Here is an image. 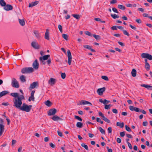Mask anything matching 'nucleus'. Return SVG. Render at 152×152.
<instances>
[{
    "mask_svg": "<svg viewBox=\"0 0 152 152\" xmlns=\"http://www.w3.org/2000/svg\"><path fill=\"white\" fill-rule=\"evenodd\" d=\"M11 83L12 86L13 87L18 88L19 87V85L18 81L14 78L12 79Z\"/></svg>",
    "mask_w": 152,
    "mask_h": 152,
    "instance_id": "4",
    "label": "nucleus"
},
{
    "mask_svg": "<svg viewBox=\"0 0 152 152\" xmlns=\"http://www.w3.org/2000/svg\"><path fill=\"white\" fill-rule=\"evenodd\" d=\"M129 26L132 29L134 30H136V27L134 26H132V25L130 24Z\"/></svg>",
    "mask_w": 152,
    "mask_h": 152,
    "instance_id": "63",
    "label": "nucleus"
},
{
    "mask_svg": "<svg viewBox=\"0 0 152 152\" xmlns=\"http://www.w3.org/2000/svg\"><path fill=\"white\" fill-rule=\"evenodd\" d=\"M127 144L129 148L130 149H132V147L131 143L129 142H128Z\"/></svg>",
    "mask_w": 152,
    "mask_h": 152,
    "instance_id": "59",
    "label": "nucleus"
},
{
    "mask_svg": "<svg viewBox=\"0 0 152 152\" xmlns=\"http://www.w3.org/2000/svg\"><path fill=\"white\" fill-rule=\"evenodd\" d=\"M118 44L120 45L121 47H124V43L118 41Z\"/></svg>",
    "mask_w": 152,
    "mask_h": 152,
    "instance_id": "58",
    "label": "nucleus"
},
{
    "mask_svg": "<svg viewBox=\"0 0 152 152\" xmlns=\"http://www.w3.org/2000/svg\"><path fill=\"white\" fill-rule=\"evenodd\" d=\"M56 82V79L53 78L50 79L48 81V83L50 84L51 86L54 85Z\"/></svg>",
    "mask_w": 152,
    "mask_h": 152,
    "instance_id": "15",
    "label": "nucleus"
},
{
    "mask_svg": "<svg viewBox=\"0 0 152 152\" xmlns=\"http://www.w3.org/2000/svg\"><path fill=\"white\" fill-rule=\"evenodd\" d=\"M89 104L91 105H92V104L90 102L86 100H82L80 102V103L77 104V105H82L83 104L84 105Z\"/></svg>",
    "mask_w": 152,
    "mask_h": 152,
    "instance_id": "10",
    "label": "nucleus"
},
{
    "mask_svg": "<svg viewBox=\"0 0 152 152\" xmlns=\"http://www.w3.org/2000/svg\"><path fill=\"white\" fill-rule=\"evenodd\" d=\"M6 4V3L4 0H0V5L1 6L4 7Z\"/></svg>",
    "mask_w": 152,
    "mask_h": 152,
    "instance_id": "28",
    "label": "nucleus"
},
{
    "mask_svg": "<svg viewBox=\"0 0 152 152\" xmlns=\"http://www.w3.org/2000/svg\"><path fill=\"white\" fill-rule=\"evenodd\" d=\"M85 34L88 36L91 37L93 35H92L91 33L88 31H86L85 32Z\"/></svg>",
    "mask_w": 152,
    "mask_h": 152,
    "instance_id": "44",
    "label": "nucleus"
},
{
    "mask_svg": "<svg viewBox=\"0 0 152 152\" xmlns=\"http://www.w3.org/2000/svg\"><path fill=\"white\" fill-rule=\"evenodd\" d=\"M118 7L122 10H124L125 9V7L124 6L121 5L119 4L118 5Z\"/></svg>",
    "mask_w": 152,
    "mask_h": 152,
    "instance_id": "35",
    "label": "nucleus"
},
{
    "mask_svg": "<svg viewBox=\"0 0 152 152\" xmlns=\"http://www.w3.org/2000/svg\"><path fill=\"white\" fill-rule=\"evenodd\" d=\"M32 106L31 105H28L25 103H23L22 106H21L19 110L23 111H25L26 112H29L30 111Z\"/></svg>",
    "mask_w": 152,
    "mask_h": 152,
    "instance_id": "3",
    "label": "nucleus"
},
{
    "mask_svg": "<svg viewBox=\"0 0 152 152\" xmlns=\"http://www.w3.org/2000/svg\"><path fill=\"white\" fill-rule=\"evenodd\" d=\"M67 56L68 58V63L69 65H71L72 61V55L70 51L69 50L67 51Z\"/></svg>",
    "mask_w": 152,
    "mask_h": 152,
    "instance_id": "7",
    "label": "nucleus"
},
{
    "mask_svg": "<svg viewBox=\"0 0 152 152\" xmlns=\"http://www.w3.org/2000/svg\"><path fill=\"white\" fill-rule=\"evenodd\" d=\"M9 93V92L7 91H4L1 92L0 93V98L3 96L8 94Z\"/></svg>",
    "mask_w": 152,
    "mask_h": 152,
    "instance_id": "17",
    "label": "nucleus"
},
{
    "mask_svg": "<svg viewBox=\"0 0 152 152\" xmlns=\"http://www.w3.org/2000/svg\"><path fill=\"white\" fill-rule=\"evenodd\" d=\"M0 136L1 135L4 130V125L0 124Z\"/></svg>",
    "mask_w": 152,
    "mask_h": 152,
    "instance_id": "19",
    "label": "nucleus"
},
{
    "mask_svg": "<svg viewBox=\"0 0 152 152\" xmlns=\"http://www.w3.org/2000/svg\"><path fill=\"white\" fill-rule=\"evenodd\" d=\"M72 16L77 19H79L80 18V15L77 14H73Z\"/></svg>",
    "mask_w": 152,
    "mask_h": 152,
    "instance_id": "37",
    "label": "nucleus"
},
{
    "mask_svg": "<svg viewBox=\"0 0 152 152\" xmlns=\"http://www.w3.org/2000/svg\"><path fill=\"white\" fill-rule=\"evenodd\" d=\"M31 46L33 48H39L40 47L38 44L35 42H33L31 43Z\"/></svg>",
    "mask_w": 152,
    "mask_h": 152,
    "instance_id": "18",
    "label": "nucleus"
},
{
    "mask_svg": "<svg viewBox=\"0 0 152 152\" xmlns=\"http://www.w3.org/2000/svg\"><path fill=\"white\" fill-rule=\"evenodd\" d=\"M126 135L129 138H132V136L130 134H126Z\"/></svg>",
    "mask_w": 152,
    "mask_h": 152,
    "instance_id": "60",
    "label": "nucleus"
},
{
    "mask_svg": "<svg viewBox=\"0 0 152 152\" xmlns=\"http://www.w3.org/2000/svg\"><path fill=\"white\" fill-rule=\"evenodd\" d=\"M96 121L99 123H100L101 124H103V121H102L101 119L99 118H96Z\"/></svg>",
    "mask_w": 152,
    "mask_h": 152,
    "instance_id": "39",
    "label": "nucleus"
},
{
    "mask_svg": "<svg viewBox=\"0 0 152 152\" xmlns=\"http://www.w3.org/2000/svg\"><path fill=\"white\" fill-rule=\"evenodd\" d=\"M61 78L64 79L66 77V74L65 73H61Z\"/></svg>",
    "mask_w": 152,
    "mask_h": 152,
    "instance_id": "46",
    "label": "nucleus"
},
{
    "mask_svg": "<svg viewBox=\"0 0 152 152\" xmlns=\"http://www.w3.org/2000/svg\"><path fill=\"white\" fill-rule=\"evenodd\" d=\"M137 72L135 69H133L131 72L132 76L133 77H135L136 75Z\"/></svg>",
    "mask_w": 152,
    "mask_h": 152,
    "instance_id": "25",
    "label": "nucleus"
},
{
    "mask_svg": "<svg viewBox=\"0 0 152 152\" xmlns=\"http://www.w3.org/2000/svg\"><path fill=\"white\" fill-rule=\"evenodd\" d=\"M98 129L100 131V132L102 134H105V130L103 129L101 127H99L98 128Z\"/></svg>",
    "mask_w": 152,
    "mask_h": 152,
    "instance_id": "32",
    "label": "nucleus"
},
{
    "mask_svg": "<svg viewBox=\"0 0 152 152\" xmlns=\"http://www.w3.org/2000/svg\"><path fill=\"white\" fill-rule=\"evenodd\" d=\"M147 58L150 60H152V56L151 55L148 54Z\"/></svg>",
    "mask_w": 152,
    "mask_h": 152,
    "instance_id": "51",
    "label": "nucleus"
},
{
    "mask_svg": "<svg viewBox=\"0 0 152 152\" xmlns=\"http://www.w3.org/2000/svg\"><path fill=\"white\" fill-rule=\"evenodd\" d=\"M148 54L147 53H143L141 54V56L142 58H147Z\"/></svg>",
    "mask_w": 152,
    "mask_h": 152,
    "instance_id": "31",
    "label": "nucleus"
},
{
    "mask_svg": "<svg viewBox=\"0 0 152 152\" xmlns=\"http://www.w3.org/2000/svg\"><path fill=\"white\" fill-rule=\"evenodd\" d=\"M34 33L37 38L39 39V38L40 37V35L37 31L36 30L34 31Z\"/></svg>",
    "mask_w": 152,
    "mask_h": 152,
    "instance_id": "26",
    "label": "nucleus"
},
{
    "mask_svg": "<svg viewBox=\"0 0 152 152\" xmlns=\"http://www.w3.org/2000/svg\"><path fill=\"white\" fill-rule=\"evenodd\" d=\"M92 36L97 40H99L101 39L100 36L98 35L93 34Z\"/></svg>",
    "mask_w": 152,
    "mask_h": 152,
    "instance_id": "34",
    "label": "nucleus"
},
{
    "mask_svg": "<svg viewBox=\"0 0 152 152\" xmlns=\"http://www.w3.org/2000/svg\"><path fill=\"white\" fill-rule=\"evenodd\" d=\"M141 86L144 87L148 89L152 90V86H149L145 84H142L141 85Z\"/></svg>",
    "mask_w": 152,
    "mask_h": 152,
    "instance_id": "22",
    "label": "nucleus"
},
{
    "mask_svg": "<svg viewBox=\"0 0 152 152\" xmlns=\"http://www.w3.org/2000/svg\"><path fill=\"white\" fill-rule=\"evenodd\" d=\"M35 92V91H32L31 93V96H29L28 100L29 102H30L31 101H34V94Z\"/></svg>",
    "mask_w": 152,
    "mask_h": 152,
    "instance_id": "11",
    "label": "nucleus"
},
{
    "mask_svg": "<svg viewBox=\"0 0 152 152\" xmlns=\"http://www.w3.org/2000/svg\"><path fill=\"white\" fill-rule=\"evenodd\" d=\"M32 66L33 68L36 70L38 69L39 63L37 59L32 64Z\"/></svg>",
    "mask_w": 152,
    "mask_h": 152,
    "instance_id": "12",
    "label": "nucleus"
},
{
    "mask_svg": "<svg viewBox=\"0 0 152 152\" xmlns=\"http://www.w3.org/2000/svg\"><path fill=\"white\" fill-rule=\"evenodd\" d=\"M145 67L147 71H148L150 69V66L148 63L145 64Z\"/></svg>",
    "mask_w": 152,
    "mask_h": 152,
    "instance_id": "33",
    "label": "nucleus"
},
{
    "mask_svg": "<svg viewBox=\"0 0 152 152\" xmlns=\"http://www.w3.org/2000/svg\"><path fill=\"white\" fill-rule=\"evenodd\" d=\"M126 129L128 132H131V129L127 125H125V126Z\"/></svg>",
    "mask_w": 152,
    "mask_h": 152,
    "instance_id": "42",
    "label": "nucleus"
},
{
    "mask_svg": "<svg viewBox=\"0 0 152 152\" xmlns=\"http://www.w3.org/2000/svg\"><path fill=\"white\" fill-rule=\"evenodd\" d=\"M45 38L46 39L48 40H49V30L48 29H47L46 30V31L45 33Z\"/></svg>",
    "mask_w": 152,
    "mask_h": 152,
    "instance_id": "20",
    "label": "nucleus"
},
{
    "mask_svg": "<svg viewBox=\"0 0 152 152\" xmlns=\"http://www.w3.org/2000/svg\"><path fill=\"white\" fill-rule=\"evenodd\" d=\"M112 10L115 12H116V13H118V11L117 9L115 7L113 8H112Z\"/></svg>",
    "mask_w": 152,
    "mask_h": 152,
    "instance_id": "57",
    "label": "nucleus"
},
{
    "mask_svg": "<svg viewBox=\"0 0 152 152\" xmlns=\"http://www.w3.org/2000/svg\"><path fill=\"white\" fill-rule=\"evenodd\" d=\"M111 16L114 19H115L116 18H118L119 16L118 15H117L116 14H111Z\"/></svg>",
    "mask_w": 152,
    "mask_h": 152,
    "instance_id": "36",
    "label": "nucleus"
},
{
    "mask_svg": "<svg viewBox=\"0 0 152 152\" xmlns=\"http://www.w3.org/2000/svg\"><path fill=\"white\" fill-rule=\"evenodd\" d=\"M76 125L77 127L81 128L83 126V124L81 122H79L77 123Z\"/></svg>",
    "mask_w": 152,
    "mask_h": 152,
    "instance_id": "30",
    "label": "nucleus"
},
{
    "mask_svg": "<svg viewBox=\"0 0 152 152\" xmlns=\"http://www.w3.org/2000/svg\"><path fill=\"white\" fill-rule=\"evenodd\" d=\"M54 121H62V119L56 115L54 116L51 118Z\"/></svg>",
    "mask_w": 152,
    "mask_h": 152,
    "instance_id": "16",
    "label": "nucleus"
},
{
    "mask_svg": "<svg viewBox=\"0 0 152 152\" xmlns=\"http://www.w3.org/2000/svg\"><path fill=\"white\" fill-rule=\"evenodd\" d=\"M108 132L109 133H111L112 131V128L111 127H109L108 129Z\"/></svg>",
    "mask_w": 152,
    "mask_h": 152,
    "instance_id": "55",
    "label": "nucleus"
},
{
    "mask_svg": "<svg viewBox=\"0 0 152 152\" xmlns=\"http://www.w3.org/2000/svg\"><path fill=\"white\" fill-rule=\"evenodd\" d=\"M106 89V88L105 87H103L102 88H99L97 91V92L98 94L99 95H102Z\"/></svg>",
    "mask_w": 152,
    "mask_h": 152,
    "instance_id": "13",
    "label": "nucleus"
},
{
    "mask_svg": "<svg viewBox=\"0 0 152 152\" xmlns=\"http://www.w3.org/2000/svg\"><path fill=\"white\" fill-rule=\"evenodd\" d=\"M120 135L121 137H124L125 135V132H120Z\"/></svg>",
    "mask_w": 152,
    "mask_h": 152,
    "instance_id": "53",
    "label": "nucleus"
},
{
    "mask_svg": "<svg viewBox=\"0 0 152 152\" xmlns=\"http://www.w3.org/2000/svg\"><path fill=\"white\" fill-rule=\"evenodd\" d=\"M39 60L40 61L42 62V64L43 65H45L46 64V62L45 61V60H43L42 59H41L39 58Z\"/></svg>",
    "mask_w": 152,
    "mask_h": 152,
    "instance_id": "54",
    "label": "nucleus"
},
{
    "mask_svg": "<svg viewBox=\"0 0 152 152\" xmlns=\"http://www.w3.org/2000/svg\"><path fill=\"white\" fill-rule=\"evenodd\" d=\"M110 102V101H108L107 100L105 99H104L103 101V104H108Z\"/></svg>",
    "mask_w": 152,
    "mask_h": 152,
    "instance_id": "49",
    "label": "nucleus"
},
{
    "mask_svg": "<svg viewBox=\"0 0 152 152\" xmlns=\"http://www.w3.org/2000/svg\"><path fill=\"white\" fill-rule=\"evenodd\" d=\"M113 112L117 114L118 113V111L116 109H113L112 110Z\"/></svg>",
    "mask_w": 152,
    "mask_h": 152,
    "instance_id": "64",
    "label": "nucleus"
},
{
    "mask_svg": "<svg viewBox=\"0 0 152 152\" xmlns=\"http://www.w3.org/2000/svg\"><path fill=\"white\" fill-rule=\"evenodd\" d=\"M20 81L22 82H25L26 81V77L23 75H21L20 77Z\"/></svg>",
    "mask_w": 152,
    "mask_h": 152,
    "instance_id": "23",
    "label": "nucleus"
},
{
    "mask_svg": "<svg viewBox=\"0 0 152 152\" xmlns=\"http://www.w3.org/2000/svg\"><path fill=\"white\" fill-rule=\"evenodd\" d=\"M45 104L48 107H50L52 104V103L49 100H47L45 102Z\"/></svg>",
    "mask_w": 152,
    "mask_h": 152,
    "instance_id": "27",
    "label": "nucleus"
},
{
    "mask_svg": "<svg viewBox=\"0 0 152 152\" xmlns=\"http://www.w3.org/2000/svg\"><path fill=\"white\" fill-rule=\"evenodd\" d=\"M117 2V1L116 0H112L110 1V4H115Z\"/></svg>",
    "mask_w": 152,
    "mask_h": 152,
    "instance_id": "61",
    "label": "nucleus"
},
{
    "mask_svg": "<svg viewBox=\"0 0 152 152\" xmlns=\"http://www.w3.org/2000/svg\"><path fill=\"white\" fill-rule=\"evenodd\" d=\"M56 110L53 108L49 110L48 112V115L49 116L54 115L56 112Z\"/></svg>",
    "mask_w": 152,
    "mask_h": 152,
    "instance_id": "6",
    "label": "nucleus"
},
{
    "mask_svg": "<svg viewBox=\"0 0 152 152\" xmlns=\"http://www.w3.org/2000/svg\"><path fill=\"white\" fill-rule=\"evenodd\" d=\"M140 109L138 108L134 107V111H135L137 112H140Z\"/></svg>",
    "mask_w": 152,
    "mask_h": 152,
    "instance_id": "52",
    "label": "nucleus"
},
{
    "mask_svg": "<svg viewBox=\"0 0 152 152\" xmlns=\"http://www.w3.org/2000/svg\"><path fill=\"white\" fill-rule=\"evenodd\" d=\"M117 126H120L121 128H123L124 126V124L123 122L121 123L119 122H118L116 124Z\"/></svg>",
    "mask_w": 152,
    "mask_h": 152,
    "instance_id": "29",
    "label": "nucleus"
},
{
    "mask_svg": "<svg viewBox=\"0 0 152 152\" xmlns=\"http://www.w3.org/2000/svg\"><path fill=\"white\" fill-rule=\"evenodd\" d=\"M50 57V55H46L44 56L43 57H41L39 58H40L41 59H42L43 60H46L48 59L47 61V62L48 64H50L51 60L50 59H48V58Z\"/></svg>",
    "mask_w": 152,
    "mask_h": 152,
    "instance_id": "5",
    "label": "nucleus"
},
{
    "mask_svg": "<svg viewBox=\"0 0 152 152\" xmlns=\"http://www.w3.org/2000/svg\"><path fill=\"white\" fill-rule=\"evenodd\" d=\"M38 3L39 1H35L34 2H32L31 3H29L28 7H32L38 4Z\"/></svg>",
    "mask_w": 152,
    "mask_h": 152,
    "instance_id": "14",
    "label": "nucleus"
},
{
    "mask_svg": "<svg viewBox=\"0 0 152 152\" xmlns=\"http://www.w3.org/2000/svg\"><path fill=\"white\" fill-rule=\"evenodd\" d=\"M18 20L19 23L21 26H23L25 25V22L24 19H18Z\"/></svg>",
    "mask_w": 152,
    "mask_h": 152,
    "instance_id": "24",
    "label": "nucleus"
},
{
    "mask_svg": "<svg viewBox=\"0 0 152 152\" xmlns=\"http://www.w3.org/2000/svg\"><path fill=\"white\" fill-rule=\"evenodd\" d=\"M112 106V105L111 104L105 105L104 108L106 109H109L110 107H111Z\"/></svg>",
    "mask_w": 152,
    "mask_h": 152,
    "instance_id": "43",
    "label": "nucleus"
},
{
    "mask_svg": "<svg viewBox=\"0 0 152 152\" xmlns=\"http://www.w3.org/2000/svg\"><path fill=\"white\" fill-rule=\"evenodd\" d=\"M129 109L131 111H134V107L132 106H129Z\"/></svg>",
    "mask_w": 152,
    "mask_h": 152,
    "instance_id": "62",
    "label": "nucleus"
},
{
    "mask_svg": "<svg viewBox=\"0 0 152 152\" xmlns=\"http://www.w3.org/2000/svg\"><path fill=\"white\" fill-rule=\"evenodd\" d=\"M10 95L14 97V98H18V97H20V95H19V94L17 93H12L10 94Z\"/></svg>",
    "mask_w": 152,
    "mask_h": 152,
    "instance_id": "21",
    "label": "nucleus"
},
{
    "mask_svg": "<svg viewBox=\"0 0 152 152\" xmlns=\"http://www.w3.org/2000/svg\"><path fill=\"white\" fill-rule=\"evenodd\" d=\"M34 71V68L31 67H26L23 68L21 69V72L22 74H29L33 72Z\"/></svg>",
    "mask_w": 152,
    "mask_h": 152,
    "instance_id": "2",
    "label": "nucleus"
},
{
    "mask_svg": "<svg viewBox=\"0 0 152 152\" xmlns=\"http://www.w3.org/2000/svg\"><path fill=\"white\" fill-rule=\"evenodd\" d=\"M57 132L59 136L60 137H62L63 136L62 133V132L58 131Z\"/></svg>",
    "mask_w": 152,
    "mask_h": 152,
    "instance_id": "56",
    "label": "nucleus"
},
{
    "mask_svg": "<svg viewBox=\"0 0 152 152\" xmlns=\"http://www.w3.org/2000/svg\"><path fill=\"white\" fill-rule=\"evenodd\" d=\"M39 84L37 82H34L31 84L29 87V89H31L36 87V86H38Z\"/></svg>",
    "mask_w": 152,
    "mask_h": 152,
    "instance_id": "8",
    "label": "nucleus"
},
{
    "mask_svg": "<svg viewBox=\"0 0 152 152\" xmlns=\"http://www.w3.org/2000/svg\"><path fill=\"white\" fill-rule=\"evenodd\" d=\"M62 37L66 40L68 39V36L67 34H63L62 35Z\"/></svg>",
    "mask_w": 152,
    "mask_h": 152,
    "instance_id": "41",
    "label": "nucleus"
},
{
    "mask_svg": "<svg viewBox=\"0 0 152 152\" xmlns=\"http://www.w3.org/2000/svg\"><path fill=\"white\" fill-rule=\"evenodd\" d=\"M4 9L7 11L11 10H12L13 7L12 5L10 4H6L4 7Z\"/></svg>",
    "mask_w": 152,
    "mask_h": 152,
    "instance_id": "9",
    "label": "nucleus"
},
{
    "mask_svg": "<svg viewBox=\"0 0 152 152\" xmlns=\"http://www.w3.org/2000/svg\"><path fill=\"white\" fill-rule=\"evenodd\" d=\"M118 28V26H112L111 28L113 30H117Z\"/></svg>",
    "mask_w": 152,
    "mask_h": 152,
    "instance_id": "50",
    "label": "nucleus"
},
{
    "mask_svg": "<svg viewBox=\"0 0 152 152\" xmlns=\"http://www.w3.org/2000/svg\"><path fill=\"white\" fill-rule=\"evenodd\" d=\"M102 78L104 79L105 80L107 81L109 80L108 77L105 76H102Z\"/></svg>",
    "mask_w": 152,
    "mask_h": 152,
    "instance_id": "45",
    "label": "nucleus"
},
{
    "mask_svg": "<svg viewBox=\"0 0 152 152\" xmlns=\"http://www.w3.org/2000/svg\"><path fill=\"white\" fill-rule=\"evenodd\" d=\"M25 98L23 95H20L18 98H13V99L14 104L13 106L18 109H20L22 104V101L25 100Z\"/></svg>",
    "mask_w": 152,
    "mask_h": 152,
    "instance_id": "1",
    "label": "nucleus"
},
{
    "mask_svg": "<svg viewBox=\"0 0 152 152\" xmlns=\"http://www.w3.org/2000/svg\"><path fill=\"white\" fill-rule=\"evenodd\" d=\"M81 145L84 148L86 149L87 150H88V146L87 145L85 144V143H82Z\"/></svg>",
    "mask_w": 152,
    "mask_h": 152,
    "instance_id": "38",
    "label": "nucleus"
},
{
    "mask_svg": "<svg viewBox=\"0 0 152 152\" xmlns=\"http://www.w3.org/2000/svg\"><path fill=\"white\" fill-rule=\"evenodd\" d=\"M75 118L78 120H79L80 121H82V119L80 117L77 116V115H75Z\"/></svg>",
    "mask_w": 152,
    "mask_h": 152,
    "instance_id": "40",
    "label": "nucleus"
},
{
    "mask_svg": "<svg viewBox=\"0 0 152 152\" xmlns=\"http://www.w3.org/2000/svg\"><path fill=\"white\" fill-rule=\"evenodd\" d=\"M58 28L61 33L62 32V26L61 25H59L58 26Z\"/></svg>",
    "mask_w": 152,
    "mask_h": 152,
    "instance_id": "48",
    "label": "nucleus"
},
{
    "mask_svg": "<svg viewBox=\"0 0 152 152\" xmlns=\"http://www.w3.org/2000/svg\"><path fill=\"white\" fill-rule=\"evenodd\" d=\"M123 32L124 33V34L125 35H127L128 36H129V33L127 31H126L125 30H123Z\"/></svg>",
    "mask_w": 152,
    "mask_h": 152,
    "instance_id": "47",
    "label": "nucleus"
}]
</instances>
